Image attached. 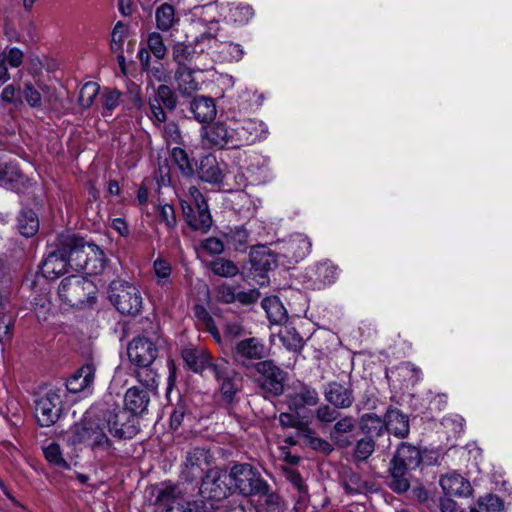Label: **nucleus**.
<instances>
[{"mask_svg":"<svg viewBox=\"0 0 512 512\" xmlns=\"http://www.w3.org/2000/svg\"><path fill=\"white\" fill-rule=\"evenodd\" d=\"M420 449L408 442H402L390 461L388 486L398 494L405 493L411 486L412 472L422 463Z\"/></svg>","mask_w":512,"mask_h":512,"instance_id":"obj_1","label":"nucleus"},{"mask_svg":"<svg viewBox=\"0 0 512 512\" xmlns=\"http://www.w3.org/2000/svg\"><path fill=\"white\" fill-rule=\"evenodd\" d=\"M97 288L88 278L71 275L64 278L58 288L60 299L71 307L81 308L95 301Z\"/></svg>","mask_w":512,"mask_h":512,"instance_id":"obj_2","label":"nucleus"},{"mask_svg":"<svg viewBox=\"0 0 512 512\" xmlns=\"http://www.w3.org/2000/svg\"><path fill=\"white\" fill-rule=\"evenodd\" d=\"M229 478L234 482L235 489L243 496L261 497L270 490L269 484L260 472L251 464H235L230 468Z\"/></svg>","mask_w":512,"mask_h":512,"instance_id":"obj_3","label":"nucleus"},{"mask_svg":"<svg viewBox=\"0 0 512 512\" xmlns=\"http://www.w3.org/2000/svg\"><path fill=\"white\" fill-rule=\"evenodd\" d=\"M108 295L113 306L123 315L135 316L142 309L140 291L126 281L113 280L109 284Z\"/></svg>","mask_w":512,"mask_h":512,"instance_id":"obj_4","label":"nucleus"},{"mask_svg":"<svg viewBox=\"0 0 512 512\" xmlns=\"http://www.w3.org/2000/svg\"><path fill=\"white\" fill-rule=\"evenodd\" d=\"M190 196L191 202H181L184 219L192 230L207 233L213 222L208 204L197 188L190 189Z\"/></svg>","mask_w":512,"mask_h":512,"instance_id":"obj_5","label":"nucleus"},{"mask_svg":"<svg viewBox=\"0 0 512 512\" xmlns=\"http://www.w3.org/2000/svg\"><path fill=\"white\" fill-rule=\"evenodd\" d=\"M253 370L257 374L255 383L262 391L273 396L283 394L287 373L273 360H262L256 364Z\"/></svg>","mask_w":512,"mask_h":512,"instance_id":"obj_6","label":"nucleus"},{"mask_svg":"<svg viewBox=\"0 0 512 512\" xmlns=\"http://www.w3.org/2000/svg\"><path fill=\"white\" fill-rule=\"evenodd\" d=\"M264 343L256 338L242 339L232 347L231 358L233 362L246 370H253L256 364L266 357Z\"/></svg>","mask_w":512,"mask_h":512,"instance_id":"obj_7","label":"nucleus"},{"mask_svg":"<svg viewBox=\"0 0 512 512\" xmlns=\"http://www.w3.org/2000/svg\"><path fill=\"white\" fill-rule=\"evenodd\" d=\"M110 434L119 440H130L140 431L137 418L124 409L115 408L104 414Z\"/></svg>","mask_w":512,"mask_h":512,"instance_id":"obj_8","label":"nucleus"},{"mask_svg":"<svg viewBox=\"0 0 512 512\" xmlns=\"http://www.w3.org/2000/svg\"><path fill=\"white\" fill-rule=\"evenodd\" d=\"M178 104L176 92L166 84L157 87L154 97L148 99L150 109L149 118L156 126L165 123L167 120L166 111L172 112Z\"/></svg>","mask_w":512,"mask_h":512,"instance_id":"obj_9","label":"nucleus"},{"mask_svg":"<svg viewBox=\"0 0 512 512\" xmlns=\"http://www.w3.org/2000/svg\"><path fill=\"white\" fill-rule=\"evenodd\" d=\"M229 474L219 468L208 469L201 479L199 492L203 497L220 501L227 498L231 493V486L228 484Z\"/></svg>","mask_w":512,"mask_h":512,"instance_id":"obj_10","label":"nucleus"},{"mask_svg":"<svg viewBox=\"0 0 512 512\" xmlns=\"http://www.w3.org/2000/svg\"><path fill=\"white\" fill-rule=\"evenodd\" d=\"M62 412L60 395L53 390L35 400V416L42 427H50L56 423Z\"/></svg>","mask_w":512,"mask_h":512,"instance_id":"obj_11","label":"nucleus"},{"mask_svg":"<svg viewBox=\"0 0 512 512\" xmlns=\"http://www.w3.org/2000/svg\"><path fill=\"white\" fill-rule=\"evenodd\" d=\"M209 451L194 447L186 452L180 477L182 480L192 483L204 477V466L208 465Z\"/></svg>","mask_w":512,"mask_h":512,"instance_id":"obj_12","label":"nucleus"},{"mask_svg":"<svg viewBox=\"0 0 512 512\" xmlns=\"http://www.w3.org/2000/svg\"><path fill=\"white\" fill-rule=\"evenodd\" d=\"M127 354L134 366H149L155 362L158 348L149 338L136 337L129 342Z\"/></svg>","mask_w":512,"mask_h":512,"instance_id":"obj_13","label":"nucleus"},{"mask_svg":"<svg viewBox=\"0 0 512 512\" xmlns=\"http://www.w3.org/2000/svg\"><path fill=\"white\" fill-rule=\"evenodd\" d=\"M91 243H87L83 238L78 237L74 234H61V247L62 251L66 254L69 267L73 270H82L87 247H90Z\"/></svg>","mask_w":512,"mask_h":512,"instance_id":"obj_14","label":"nucleus"},{"mask_svg":"<svg viewBox=\"0 0 512 512\" xmlns=\"http://www.w3.org/2000/svg\"><path fill=\"white\" fill-rule=\"evenodd\" d=\"M69 262L62 251L61 235L57 237L55 248L51 250L40 265L41 274L47 279H55L67 272Z\"/></svg>","mask_w":512,"mask_h":512,"instance_id":"obj_15","label":"nucleus"},{"mask_svg":"<svg viewBox=\"0 0 512 512\" xmlns=\"http://www.w3.org/2000/svg\"><path fill=\"white\" fill-rule=\"evenodd\" d=\"M356 427L357 420L353 416L338 417L329 433L331 442L340 449L351 447L355 441L353 433Z\"/></svg>","mask_w":512,"mask_h":512,"instance_id":"obj_16","label":"nucleus"},{"mask_svg":"<svg viewBox=\"0 0 512 512\" xmlns=\"http://www.w3.org/2000/svg\"><path fill=\"white\" fill-rule=\"evenodd\" d=\"M311 241L303 234H294L279 244L280 253L289 263H298L310 252Z\"/></svg>","mask_w":512,"mask_h":512,"instance_id":"obj_17","label":"nucleus"},{"mask_svg":"<svg viewBox=\"0 0 512 512\" xmlns=\"http://www.w3.org/2000/svg\"><path fill=\"white\" fill-rule=\"evenodd\" d=\"M439 484L444 494L448 497H469L473 493L470 481L456 472L442 475L439 479Z\"/></svg>","mask_w":512,"mask_h":512,"instance_id":"obj_18","label":"nucleus"},{"mask_svg":"<svg viewBox=\"0 0 512 512\" xmlns=\"http://www.w3.org/2000/svg\"><path fill=\"white\" fill-rule=\"evenodd\" d=\"M319 403V395L316 389L301 383L294 392L287 396V404L291 411L299 412L308 406H316Z\"/></svg>","mask_w":512,"mask_h":512,"instance_id":"obj_19","label":"nucleus"},{"mask_svg":"<svg viewBox=\"0 0 512 512\" xmlns=\"http://www.w3.org/2000/svg\"><path fill=\"white\" fill-rule=\"evenodd\" d=\"M325 400L338 409H348L354 403L353 390L336 381L328 383L324 388Z\"/></svg>","mask_w":512,"mask_h":512,"instance_id":"obj_20","label":"nucleus"},{"mask_svg":"<svg viewBox=\"0 0 512 512\" xmlns=\"http://www.w3.org/2000/svg\"><path fill=\"white\" fill-rule=\"evenodd\" d=\"M28 178L23 175L17 164L0 162V184L7 189L21 192L27 187Z\"/></svg>","mask_w":512,"mask_h":512,"instance_id":"obj_21","label":"nucleus"},{"mask_svg":"<svg viewBox=\"0 0 512 512\" xmlns=\"http://www.w3.org/2000/svg\"><path fill=\"white\" fill-rule=\"evenodd\" d=\"M149 403L150 392L134 386L125 393L123 409L137 417L147 411Z\"/></svg>","mask_w":512,"mask_h":512,"instance_id":"obj_22","label":"nucleus"},{"mask_svg":"<svg viewBox=\"0 0 512 512\" xmlns=\"http://www.w3.org/2000/svg\"><path fill=\"white\" fill-rule=\"evenodd\" d=\"M189 110L199 123H209L217 115L214 99L204 95L193 97L189 103Z\"/></svg>","mask_w":512,"mask_h":512,"instance_id":"obj_23","label":"nucleus"},{"mask_svg":"<svg viewBox=\"0 0 512 512\" xmlns=\"http://www.w3.org/2000/svg\"><path fill=\"white\" fill-rule=\"evenodd\" d=\"M95 371L94 364H84L67 380V390L71 393H79L88 389L94 382Z\"/></svg>","mask_w":512,"mask_h":512,"instance_id":"obj_24","label":"nucleus"},{"mask_svg":"<svg viewBox=\"0 0 512 512\" xmlns=\"http://www.w3.org/2000/svg\"><path fill=\"white\" fill-rule=\"evenodd\" d=\"M203 137L209 142L211 147L224 148L232 143L233 130L229 129L225 123L216 122L210 126L203 127Z\"/></svg>","mask_w":512,"mask_h":512,"instance_id":"obj_25","label":"nucleus"},{"mask_svg":"<svg viewBox=\"0 0 512 512\" xmlns=\"http://www.w3.org/2000/svg\"><path fill=\"white\" fill-rule=\"evenodd\" d=\"M384 422L386 431L392 433L394 436L405 438L409 435V418L402 411L398 409H388L385 414Z\"/></svg>","mask_w":512,"mask_h":512,"instance_id":"obj_26","label":"nucleus"},{"mask_svg":"<svg viewBox=\"0 0 512 512\" xmlns=\"http://www.w3.org/2000/svg\"><path fill=\"white\" fill-rule=\"evenodd\" d=\"M182 358L195 373H203L205 370L210 372V365L213 364L216 359L209 353L198 349L183 350Z\"/></svg>","mask_w":512,"mask_h":512,"instance_id":"obj_27","label":"nucleus"},{"mask_svg":"<svg viewBox=\"0 0 512 512\" xmlns=\"http://www.w3.org/2000/svg\"><path fill=\"white\" fill-rule=\"evenodd\" d=\"M193 74L194 70L189 66H178L175 71L177 90L183 97H191L199 90V83Z\"/></svg>","mask_w":512,"mask_h":512,"instance_id":"obj_28","label":"nucleus"},{"mask_svg":"<svg viewBox=\"0 0 512 512\" xmlns=\"http://www.w3.org/2000/svg\"><path fill=\"white\" fill-rule=\"evenodd\" d=\"M197 174L202 181L208 183L217 184L222 181V172L213 155H206L201 158Z\"/></svg>","mask_w":512,"mask_h":512,"instance_id":"obj_29","label":"nucleus"},{"mask_svg":"<svg viewBox=\"0 0 512 512\" xmlns=\"http://www.w3.org/2000/svg\"><path fill=\"white\" fill-rule=\"evenodd\" d=\"M181 493L178 486L165 487L159 491L156 502L165 508L163 512H183L180 507Z\"/></svg>","mask_w":512,"mask_h":512,"instance_id":"obj_30","label":"nucleus"},{"mask_svg":"<svg viewBox=\"0 0 512 512\" xmlns=\"http://www.w3.org/2000/svg\"><path fill=\"white\" fill-rule=\"evenodd\" d=\"M343 487L349 494H360L373 490L374 483L364 479L352 469L345 470L343 474Z\"/></svg>","mask_w":512,"mask_h":512,"instance_id":"obj_31","label":"nucleus"},{"mask_svg":"<svg viewBox=\"0 0 512 512\" xmlns=\"http://www.w3.org/2000/svg\"><path fill=\"white\" fill-rule=\"evenodd\" d=\"M359 428L365 437L374 439L386 431L384 419L375 413L363 414L359 419Z\"/></svg>","mask_w":512,"mask_h":512,"instance_id":"obj_32","label":"nucleus"},{"mask_svg":"<svg viewBox=\"0 0 512 512\" xmlns=\"http://www.w3.org/2000/svg\"><path fill=\"white\" fill-rule=\"evenodd\" d=\"M96 422L90 420H82L79 423H75L69 430L67 443L69 445H80L89 444L90 435L94 429Z\"/></svg>","mask_w":512,"mask_h":512,"instance_id":"obj_33","label":"nucleus"},{"mask_svg":"<svg viewBox=\"0 0 512 512\" xmlns=\"http://www.w3.org/2000/svg\"><path fill=\"white\" fill-rule=\"evenodd\" d=\"M261 305L271 323L282 324L287 321V311L277 296L264 298Z\"/></svg>","mask_w":512,"mask_h":512,"instance_id":"obj_34","label":"nucleus"},{"mask_svg":"<svg viewBox=\"0 0 512 512\" xmlns=\"http://www.w3.org/2000/svg\"><path fill=\"white\" fill-rule=\"evenodd\" d=\"M210 373L217 381L218 387L240 376L239 373L231 367L229 361L221 357L216 358L215 362L210 365Z\"/></svg>","mask_w":512,"mask_h":512,"instance_id":"obj_35","label":"nucleus"},{"mask_svg":"<svg viewBox=\"0 0 512 512\" xmlns=\"http://www.w3.org/2000/svg\"><path fill=\"white\" fill-rule=\"evenodd\" d=\"M17 229L24 237H32L39 230V219L32 209H22L17 218Z\"/></svg>","mask_w":512,"mask_h":512,"instance_id":"obj_36","label":"nucleus"},{"mask_svg":"<svg viewBox=\"0 0 512 512\" xmlns=\"http://www.w3.org/2000/svg\"><path fill=\"white\" fill-rule=\"evenodd\" d=\"M85 262L82 270L87 274L101 273L105 267L103 251L97 245L91 244L90 247H87Z\"/></svg>","mask_w":512,"mask_h":512,"instance_id":"obj_37","label":"nucleus"},{"mask_svg":"<svg viewBox=\"0 0 512 512\" xmlns=\"http://www.w3.org/2000/svg\"><path fill=\"white\" fill-rule=\"evenodd\" d=\"M90 435L89 446L94 452L102 451L107 452L108 454H112L113 442L106 435L104 429L98 424L95 423L94 429Z\"/></svg>","mask_w":512,"mask_h":512,"instance_id":"obj_38","label":"nucleus"},{"mask_svg":"<svg viewBox=\"0 0 512 512\" xmlns=\"http://www.w3.org/2000/svg\"><path fill=\"white\" fill-rule=\"evenodd\" d=\"M135 377L145 387L144 390L155 393L159 385V376L152 365L136 366Z\"/></svg>","mask_w":512,"mask_h":512,"instance_id":"obj_39","label":"nucleus"},{"mask_svg":"<svg viewBox=\"0 0 512 512\" xmlns=\"http://www.w3.org/2000/svg\"><path fill=\"white\" fill-rule=\"evenodd\" d=\"M156 25L161 31H168L178 21L175 16V9L172 5L164 3L156 9Z\"/></svg>","mask_w":512,"mask_h":512,"instance_id":"obj_40","label":"nucleus"},{"mask_svg":"<svg viewBox=\"0 0 512 512\" xmlns=\"http://www.w3.org/2000/svg\"><path fill=\"white\" fill-rule=\"evenodd\" d=\"M284 502L281 497L274 493L266 492L259 497V505L256 508V512H284Z\"/></svg>","mask_w":512,"mask_h":512,"instance_id":"obj_41","label":"nucleus"},{"mask_svg":"<svg viewBox=\"0 0 512 512\" xmlns=\"http://www.w3.org/2000/svg\"><path fill=\"white\" fill-rule=\"evenodd\" d=\"M279 338L282 344L293 352H300L304 346V340L294 328L285 327L279 333Z\"/></svg>","mask_w":512,"mask_h":512,"instance_id":"obj_42","label":"nucleus"},{"mask_svg":"<svg viewBox=\"0 0 512 512\" xmlns=\"http://www.w3.org/2000/svg\"><path fill=\"white\" fill-rule=\"evenodd\" d=\"M212 272L220 277H234L239 273L237 265L229 259L217 258L210 263Z\"/></svg>","mask_w":512,"mask_h":512,"instance_id":"obj_43","label":"nucleus"},{"mask_svg":"<svg viewBox=\"0 0 512 512\" xmlns=\"http://www.w3.org/2000/svg\"><path fill=\"white\" fill-rule=\"evenodd\" d=\"M173 59L176 61L178 66H188L195 54V48L192 45L185 44L183 42H178L173 46Z\"/></svg>","mask_w":512,"mask_h":512,"instance_id":"obj_44","label":"nucleus"},{"mask_svg":"<svg viewBox=\"0 0 512 512\" xmlns=\"http://www.w3.org/2000/svg\"><path fill=\"white\" fill-rule=\"evenodd\" d=\"M172 158L184 176L191 177L194 174V165L184 149L180 147L173 148Z\"/></svg>","mask_w":512,"mask_h":512,"instance_id":"obj_45","label":"nucleus"},{"mask_svg":"<svg viewBox=\"0 0 512 512\" xmlns=\"http://www.w3.org/2000/svg\"><path fill=\"white\" fill-rule=\"evenodd\" d=\"M375 450V441L370 437L359 439L353 450V458L358 462L367 460Z\"/></svg>","mask_w":512,"mask_h":512,"instance_id":"obj_46","label":"nucleus"},{"mask_svg":"<svg viewBox=\"0 0 512 512\" xmlns=\"http://www.w3.org/2000/svg\"><path fill=\"white\" fill-rule=\"evenodd\" d=\"M99 91L100 86L96 82L85 83L79 93V104L85 109L89 108L99 94Z\"/></svg>","mask_w":512,"mask_h":512,"instance_id":"obj_47","label":"nucleus"},{"mask_svg":"<svg viewBox=\"0 0 512 512\" xmlns=\"http://www.w3.org/2000/svg\"><path fill=\"white\" fill-rule=\"evenodd\" d=\"M21 98L32 108H39L42 106V94L31 82H24L21 89Z\"/></svg>","mask_w":512,"mask_h":512,"instance_id":"obj_48","label":"nucleus"},{"mask_svg":"<svg viewBox=\"0 0 512 512\" xmlns=\"http://www.w3.org/2000/svg\"><path fill=\"white\" fill-rule=\"evenodd\" d=\"M122 97H124L122 99L124 109L131 110L132 107L141 109L143 106L140 87L134 83L128 87L127 92Z\"/></svg>","mask_w":512,"mask_h":512,"instance_id":"obj_49","label":"nucleus"},{"mask_svg":"<svg viewBox=\"0 0 512 512\" xmlns=\"http://www.w3.org/2000/svg\"><path fill=\"white\" fill-rule=\"evenodd\" d=\"M44 456L48 462L53 465L59 466L63 469H69V464L65 461L62 456V452L59 444L52 442L43 450Z\"/></svg>","mask_w":512,"mask_h":512,"instance_id":"obj_50","label":"nucleus"},{"mask_svg":"<svg viewBox=\"0 0 512 512\" xmlns=\"http://www.w3.org/2000/svg\"><path fill=\"white\" fill-rule=\"evenodd\" d=\"M218 390L221 395V399L227 403L231 404L235 396L241 390V377L235 378L226 384H222V386L218 387Z\"/></svg>","mask_w":512,"mask_h":512,"instance_id":"obj_51","label":"nucleus"},{"mask_svg":"<svg viewBox=\"0 0 512 512\" xmlns=\"http://www.w3.org/2000/svg\"><path fill=\"white\" fill-rule=\"evenodd\" d=\"M337 409L338 408L332 405L322 404L316 409L315 418L323 425L331 424L336 421L340 415Z\"/></svg>","mask_w":512,"mask_h":512,"instance_id":"obj_52","label":"nucleus"},{"mask_svg":"<svg viewBox=\"0 0 512 512\" xmlns=\"http://www.w3.org/2000/svg\"><path fill=\"white\" fill-rule=\"evenodd\" d=\"M147 45L149 50L158 59H163L167 53L163 37L158 32H152L148 35Z\"/></svg>","mask_w":512,"mask_h":512,"instance_id":"obj_53","label":"nucleus"},{"mask_svg":"<svg viewBox=\"0 0 512 512\" xmlns=\"http://www.w3.org/2000/svg\"><path fill=\"white\" fill-rule=\"evenodd\" d=\"M252 264L256 269L269 270L275 265L274 255L270 254L266 249H261L252 253Z\"/></svg>","mask_w":512,"mask_h":512,"instance_id":"obj_54","label":"nucleus"},{"mask_svg":"<svg viewBox=\"0 0 512 512\" xmlns=\"http://www.w3.org/2000/svg\"><path fill=\"white\" fill-rule=\"evenodd\" d=\"M33 310L39 321L46 320L51 309V301L47 295L41 294L32 302Z\"/></svg>","mask_w":512,"mask_h":512,"instance_id":"obj_55","label":"nucleus"},{"mask_svg":"<svg viewBox=\"0 0 512 512\" xmlns=\"http://www.w3.org/2000/svg\"><path fill=\"white\" fill-rule=\"evenodd\" d=\"M478 507L485 512H498L503 508V501L495 494H488L480 497L477 501Z\"/></svg>","mask_w":512,"mask_h":512,"instance_id":"obj_56","label":"nucleus"},{"mask_svg":"<svg viewBox=\"0 0 512 512\" xmlns=\"http://www.w3.org/2000/svg\"><path fill=\"white\" fill-rule=\"evenodd\" d=\"M248 236V231L244 227H236L227 235L228 244H231L236 250H243L246 248Z\"/></svg>","mask_w":512,"mask_h":512,"instance_id":"obj_57","label":"nucleus"},{"mask_svg":"<svg viewBox=\"0 0 512 512\" xmlns=\"http://www.w3.org/2000/svg\"><path fill=\"white\" fill-rule=\"evenodd\" d=\"M122 96L123 93L119 90L106 88L102 94L103 107L112 112L122 102Z\"/></svg>","mask_w":512,"mask_h":512,"instance_id":"obj_58","label":"nucleus"},{"mask_svg":"<svg viewBox=\"0 0 512 512\" xmlns=\"http://www.w3.org/2000/svg\"><path fill=\"white\" fill-rule=\"evenodd\" d=\"M180 507L183 508V512H215L213 504L202 499L180 502Z\"/></svg>","mask_w":512,"mask_h":512,"instance_id":"obj_59","label":"nucleus"},{"mask_svg":"<svg viewBox=\"0 0 512 512\" xmlns=\"http://www.w3.org/2000/svg\"><path fill=\"white\" fill-rule=\"evenodd\" d=\"M307 445L313 450L321 452L325 455L330 454L334 450L332 443L326 439L316 436H307Z\"/></svg>","mask_w":512,"mask_h":512,"instance_id":"obj_60","label":"nucleus"},{"mask_svg":"<svg viewBox=\"0 0 512 512\" xmlns=\"http://www.w3.org/2000/svg\"><path fill=\"white\" fill-rule=\"evenodd\" d=\"M0 98L9 104H22L21 89L13 84L7 85L2 90Z\"/></svg>","mask_w":512,"mask_h":512,"instance_id":"obj_61","label":"nucleus"},{"mask_svg":"<svg viewBox=\"0 0 512 512\" xmlns=\"http://www.w3.org/2000/svg\"><path fill=\"white\" fill-rule=\"evenodd\" d=\"M124 24L119 21L116 23V25L113 28L112 36H111V43L110 48L113 52H117L122 48L123 42H124Z\"/></svg>","mask_w":512,"mask_h":512,"instance_id":"obj_62","label":"nucleus"},{"mask_svg":"<svg viewBox=\"0 0 512 512\" xmlns=\"http://www.w3.org/2000/svg\"><path fill=\"white\" fill-rule=\"evenodd\" d=\"M1 55L5 57V61L8 62L11 67L15 68L22 64L24 58V53L16 47L5 49Z\"/></svg>","mask_w":512,"mask_h":512,"instance_id":"obj_63","label":"nucleus"},{"mask_svg":"<svg viewBox=\"0 0 512 512\" xmlns=\"http://www.w3.org/2000/svg\"><path fill=\"white\" fill-rule=\"evenodd\" d=\"M244 328L241 323L237 321L227 322L223 328V335L227 340H234L244 335Z\"/></svg>","mask_w":512,"mask_h":512,"instance_id":"obj_64","label":"nucleus"}]
</instances>
